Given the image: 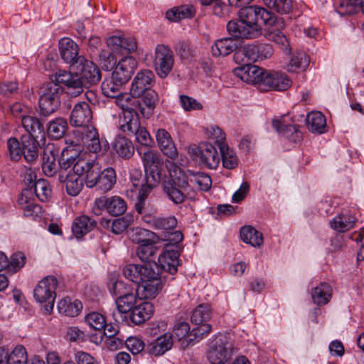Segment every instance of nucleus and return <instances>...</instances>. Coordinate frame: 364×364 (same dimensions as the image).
<instances>
[{
	"mask_svg": "<svg viewBox=\"0 0 364 364\" xmlns=\"http://www.w3.org/2000/svg\"><path fill=\"white\" fill-rule=\"evenodd\" d=\"M220 151L223 167L228 169L235 168L238 165V159L235 152L227 144H221Z\"/></svg>",
	"mask_w": 364,
	"mask_h": 364,
	"instance_id": "obj_51",
	"label": "nucleus"
},
{
	"mask_svg": "<svg viewBox=\"0 0 364 364\" xmlns=\"http://www.w3.org/2000/svg\"><path fill=\"white\" fill-rule=\"evenodd\" d=\"M265 72V70L251 64H245L234 69V73L237 77L247 83L258 85L261 90Z\"/></svg>",
	"mask_w": 364,
	"mask_h": 364,
	"instance_id": "obj_16",
	"label": "nucleus"
},
{
	"mask_svg": "<svg viewBox=\"0 0 364 364\" xmlns=\"http://www.w3.org/2000/svg\"><path fill=\"white\" fill-rule=\"evenodd\" d=\"M331 292V289L328 284L321 283L313 289L311 297L317 305H324L328 302Z\"/></svg>",
	"mask_w": 364,
	"mask_h": 364,
	"instance_id": "obj_49",
	"label": "nucleus"
},
{
	"mask_svg": "<svg viewBox=\"0 0 364 364\" xmlns=\"http://www.w3.org/2000/svg\"><path fill=\"white\" fill-rule=\"evenodd\" d=\"M26 189H31L34 192L36 196L42 202L47 201L51 196V188L48 182L45 179H38L34 183L31 182L29 187Z\"/></svg>",
	"mask_w": 364,
	"mask_h": 364,
	"instance_id": "obj_44",
	"label": "nucleus"
},
{
	"mask_svg": "<svg viewBox=\"0 0 364 364\" xmlns=\"http://www.w3.org/2000/svg\"><path fill=\"white\" fill-rule=\"evenodd\" d=\"M139 110L127 111L123 113V117L119 119L120 129L127 134H132L140 126L138 117Z\"/></svg>",
	"mask_w": 364,
	"mask_h": 364,
	"instance_id": "obj_31",
	"label": "nucleus"
},
{
	"mask_svg": "<svg viewBox=\"0 0 364 364\" xmlns=\"http://www.w3.org/2000/svg\"><path fill=\"white\" fill-rule=\"evenodd\" d=\"M87 324L96 331H101L105 326V316L98 312H91L85 317Z\"/></svg>",
	"mask_w": 364,
	"mask_h": 364,
	"instance_id": "obj_62",
	"label": "nucleus"
},
{
	"mask_svg": "<svg viewBox=\"0 0 364 364\" xmlns=\"http://www.w3.org/2000/svg\"><path fill=\"white\" fill-rule=\"evenodd\" d=\"M115 99V103L122 110L123 113L127 111L139 110L141 114V108H145L142 102H139L136 98L132 97L129 93H124L123 91L120 92V95L114 97Z\"/></svg>",
	"mask_w": 364,
	"mask_h": 364,
	"instance_id": "obj_28",
	"label": "nucleus"
},
{
	"mask_svg": "<svg viewBox=\"0 0 364 364\" xmlns=\"http://www.w3.org/2000/svg\"><path fill=\"white\" fill-rule=\"evenodd\" d=\"M156 138L159 146L164 154L172 159L177 156V149L170 134L166 130L164 129H158Z\"/></svg>",
	"mask_w": 364,
	"mask_h": 364,
	"instance_id": "obj_25",
	"label": "nucleus"
},
{
	"mask_svg": "<svg viewBox=\"0 0 364 364\" xmlns=\"http://www.w3.org/2000/svg\"><path fill=\"white\" fill-rule=\"evenodd\" d=\"M137 151L141 155L145 170L162 168L163 163L157 152L149 148L146 149L144 151L140 149H138Z\"/></svg>",
	"mask_w": 364,
	"mask_h": 364,
	"instance_id": "obj_41",
	"label": "nucleus"
},
{
	"mask_svg": "<svg viewBox=\"0 0 364 364\" xmlns=\"http://www.w3.org/2000/svg\"><path fill=\"white\" fill-rule=\"evenodd\" d=\"M179 256V252L177 250H164L159 256L158 263L149 262L141 265V281L140 282L162 279L161 274L163 270L172 275L176 274L177 267L180 265Z\"/></svg>",
	"mask_w": 364,
	"mask_h": 364,
	"instance_id": "obj_3",
	"label": "nucleus"
},
{
	"mask_svg": "<svg viewBox=\"0 0 364 364\" xmlns=\"http://www.w3.org/2000/svg\"><path fill=\"white\" fill-rule=\"evenodd\" d=\"M95 225V220L86 215H81L75 219L72 225V230L77 238H80L90 232Z\"/></svg>",
	"mask_w": 364,
	"mask_h": 364,
	"instance_id": "obj_34",
	"label": "nucleus"
},
{
	"mask_svg": "<svg viewBox=\"0 0 364 364\" xmlns=\"http://www.w3.org/2000/svg\"><path fill=\"white\" fill-rule=\"evenodd\" d=\"M262 90H285L291 86V80L284 73L276 71L265 72Z\"/></svg>",
	"mask_w": 364,
	"mask_h": 364,
	"instance_id": "obj_20",
	"label": "nucleus"
},
{
	"mask_svg": "<svg viewBox=\"0 0 364 364\" xmlns=\"http://www.w3.org/2000/svg\"><path fill=\"white\" fill-rule=\"evenodd\" d=\"M132 222L133 218L129 215L114 219L111 223V230L114 234H121L131 225Z\"/></svg>",
	"mask_w": 364,
	"mask_h": 364,
	"instance_id": "obj_63",
	"label": "nucleus"
},
{
	"mask_svg": "<svg viewBox=\"0 0 364 364\" xmlns=\"http://www.w3.org/2000/svg\"><path fill=\"white\" fill-rule=\"evenodd\" d=\"M82 141L90 152L98 153L101 150V144L97 129L93 127H87L82 132Z\"/></svg>",
	"mask_w": 364,
	"mask_h": 364,
	"instance_id": "obj_32",
	"label": "nucleus"
},
{
	"mask_svg": "<svg viewBox=\"0 0 364 364\" xmlns=\"http://www.w3.org/2000/svg\"><path fill=\"white\" fill-rule=\"evenodd\" d=\"M88 161H82L74 167L73 172L60 175L59 181L65 183V190L71 196H77L82 191L87 174Z\"/></svg>",
	"mask_w": 364,
	"mask_h": 364,
	"instance_id": "obj_9",
	"label": "nucleus"
},
{
	"mask_svg": "<svg viewBox=\"0 0 364 364\" xmlns=\"http://www.w3.org/2000/svg\"><path fill=\"white\" fill-rule=\"evenodd\" d=\"M58 281L53 276H48L42 279L33 290V296L39 303H45L44 309L50 314L54 306L56 297L55 290Z\"/></svg>",
	"mask_w": 364,
	"mask_h": 364,
	"instance_id": "obj_8",
	"label": "nucleus"
},
{
	"mask_svg": "<svg viewBox=\"0 0 364 364\" xmlns=\"http://www.w3.org/2000/svg\"><path fill=\"white\" fill-rule=\"evenodd\" d=\"M274 50L269 43H247L241 46L234 54L235 62L243 61L245 58L248 61H262L272 57Z\"/></svg>",
	"mask_w": 364,
	"mask_h": 364,
	"instance_id": "obj_7",
	"label": "nucleus"
},
{
	"mask_svg": "<svg viewBox=\"0 0 364 364\" xmlns=\"http://www.w3.org/2000/svg\"><path fill=\"white\" fill-rule=\"evenodd\" d=\"M212 316V310L207 304L198 305L192 312L191 321L198 326L191 331V336L195 338H202L211 330V325L206 323Z\"/></svg>",
	"mask_w": 364,
	"mask_h": 364,
	"instance_id": "obj_11",
	"label": "nucleus"
},
{
	"mask_svg": "<svg viewBox=\"0 0 364 364\" xmlns=\"http://www.w3.org/2000/svg\"><path fill=\"white\" fill-rule=\"evenodd\" d=\"M196 13L194 7L191 5H183L174 7L166 12V18L171 21H178L181 19L191 18Z\"/></svg>",
	"mask_w": 364,
	"mask_h": 364,
	"instance_id": "obj_42",
	"label": "nucleus"
},
{
	"mask_svg": "<svg viewBox=\"0 0 364 364\" xmlns=\"http://www.w3.org/2000/svg\"><path fill=\"white\" fill-rule=\"evenodd\" d=\"M236 38L231 36L230 38H224L215 41L214 45L212 46V53L215 56H226L237 51V46L234 40Z\"/></svg>",
	"mask_w": 364,
	"mask_h": 364,
	"instance_id": "obj_29",
	"label": "nucleus"
},
{
	"mask_svg": "<svg viewBox=\"0 0 364 364\" xmlns=\"http://www.w3.org/2000/svg\"><path fill=\"white\" fill-rule=\"evenodd\" d=\"M153 314V304L151 302L142 301L129 313V317L133 323L140 325L149 319Z\"/></svg>",
	"mask_w": 364,
	"mask_h": 364,
	"instance_id": "obj_23",
	"label": "nucleus"
},
{
	"mask_svg": "<svg viewBox=\"0 0 364 364\" xmlns=\"http://www.w3.org/2000/svg\"><path fill=\"white\" fill-rule=\"evenodd\" d=\"M113 147L116 153L124 159L131 158L134 153V147L132 142L124 136L117 137Z\"/></svg>",
	"mask_w": 364,
	"mask_h": 364,
	"instance_id": "obj_45",
	"label": "nucleus"
},
{
	"mask_svg": "<svg viewBox=\"0 0 364 364\" xmlns=\"http://www.w3.org/2000/svg\"><path fill=\"white\" fill-rule=\"evenodd\" d=\"M356 218L350 214L342 213L334 218L330 223L331 227L338 232H346L353 228Z\"/></svg>",
	"mask_w": 364,
	"mask_h": 364,
	"instance_id": "obj_43",
	"label": "nucleus"
},
{
	"mask_svg": "<svg viewBox=\"0 0 364 364\" xmlns=\"http://www.w3.org/2000/svg\"><path fill=\"white\" fill-rule=\"evenodd\" d=\"M58 154L59 149L53 144H48L43 149L42 169L48 177H53L57 173L55 160Z\"/></svg>",
	"mask_w": 364,
	"mask_h": 364,
	"instance_id": "obj_21",
	"label": "nucleus"
},
{
	"mask_svg": "<svg viewBox=\"0 0 364 364\" xmlns=\"http://www.w3.org/2000/svg\"><path fill=\"white\" fill-rule=\"evenodd\" d=\"M25 262L26 257L23 253L21 252L14 253L9 260V264L7 266V272L11 273L16 272L24 266Z\"/></svg>",
	"mask_w": 364,
	"mask_h": 364,
	"instance_id": "obj_64",
	"label": "nucleus"
},
{
	"mask_svg": "<svg viewBox=\"0 0 364 364\" xmlns=\"http://www.w3.org/2000/svg\"><path fill=\"white\" fill-rule=\"evenodd\" d=\"M136 292L134 293L132 291L126 295L116 299V307L117 313L129 314L138 304Z\"/></svg>",
	"mask_w": 364,
	"mask_h": 364,
	"instance_id": "obj_39",
	"label": "nucleus"
},
{
	"mask_svg": "<svg viewBox=\"0 0 364 364\" xmlns=\"http://www.w3.org/2000/svg\"><path fill=\"white\" fill-rule=\"evenodd\" d=\"M306 126L313 133L322 134L326 131V121L324 115L320 112H311L308 114Z\"/></svg>",
	"mask_w": 364,
	"mask_h": 364,
	"instance_id": "obj_37",
	"label": "nucleus"
},
{
	"mask_svg": "<svg viewBox=\"0 0 364 364\" xmlns=\"http://www.w3.org/2000/svg\"><path fill=\"white\" fill-rule=\"evenodd\" d=\"M27 361V353L22 346H16L9 355L7 353L6 364H26Z\"/></svg>",
	"mask_w": 364,
	"mask_h": 364,
	"instance_id": "obj_57",
	"label": "nucleus"
},
{
	"mask_svg": "<svg viewBox=\"0 0 364 364\" xmlns=\"http://www.w3.org/2000/svg\"><path fill=\"white\" fill-rule=\"evenodd\" d=\"M22 141L20 142L16 138L11 137L7 141L9 156L11 161H18L22 158Z\"/></svg>",
	"mask_w": 364,
	"mask_h": 364,
	"instance_id": "obj_59",
	"label": "nucleus"
},
{
	"mask_svg": "<svg viewBox=\"0 0 364 364\" xmlns=\"http://www.w3.org/2000/svg\"><path fill=\"white\" fill-rule=\"evenodd\" d=\"M58 50L61 59L69 64L71 70L80 58H85L79 55L78 45L70 38H63L59 41Z\"/></svg>",
	"mask_w": 364,
	"mask_h": 364,
	"instance_id": "obj_17",
	"label": "nucleus"
},
{
	"mask_svg": "<svg viewBox=\"0 0 364 364\" xmlns=\"http://www.w3.org/2000/svg\"><path fill=\"white\" fill-rule=\"evenodd\" d=\"M155 75L149 70H141L134 77L131 87L130 94L134 97L141 99L145 108H141V114L149 118L153 113L159 101L157 93L152 89L154 85Z\"/></svg>",
	"mask_w": 364,
	"mask_h": 364,
	"instance_id": "obj_2",
	"label": "nucleus"
},
{
	"mask_svg": "<svg viewBox=\"0 0 364 364\" xmlns=\"http://www.w3.org/2000/svg\"><path fill=\"white\" fill-rule=\"evenodd\" d=\"M187 176L188 177V183H195L200 190L207 191L210 188L212 180L208 174L188 171Z\"/></svg>",
	"mask_w": 364,
	"mask_h": 364,
	"instance_id": "obj_50",
	"label": "nucleus"
},
{
	"mask_svg": "<svg viewBox=\"0 0 364 364\" xmlns=\"http://www.w3.org/2000/svg\"><path fill=\"white\" fill-rule=\"evenodd\" d=\"M240 237L244 242L253 247H259L263 243L262 234L250 225L241 228Z\"/></svg>",
	"mask_w": 364,
	"mask_h": 364,
	"instance_id": "obj_40",
	"label": "nucleus"
},
{
	"mask_svg": "<svg viewBox=\"0 0 364 364\" xmlns=\"http://www.w3.org/2000/svg\"><path fill=\"white\" fill-rule=\"evenodd\" d=\"M309 63V57L303 51H296L291 58L287 70L295 72L297 69H305Z\"/></svg>",
	"mask_w": 364,
	"mask_h": 364,
	"instance_id": "obj_55",
	"label": "nucleus"
},
{
	"mask_svg": "<svg viewBox=\"0 0 364 364\" xmlns=\"http://www.w3.org/2000/svg\"><path fill=\"white\" fill-rule=\"evenodd\" d=\"M123 274L130 281L139 284L141 281V265L130 264L124 267Z\"/></svg>",
	"mask_w": 364,
	"mask_h": 364,
	"instance_id": "obj_61",
	"label": "nucleus"
},
{
	"mask_svg": "<svg viewBox=\"0 0 364 364\" xmlns=\"http://www.w3.org/2000/svg\"><path fill=\"white\" fill-rule=\"evenodd\" d=\"M269 40L274 41L276 43L280 45L281 48L287 54L291 53V48L287 37L279 29L269 32L267 36Z\"/></svg>",
	"mask_w": 364,
	"mask_h": 364,
	"instance_id": "obj_60",
	"label": "nucleus"
},
{
	"mask_svg": "<svg viewBox=\"0 0 364 364\" xmlns=\"http://www.w3.org/2000/svg\"><path fill=\"white\" fill-rule=\"evenodd\" d=\"M22 125L28 132L26 136H32L37 139L44 135V127L40 120L33 116H24L21 121Z\"/></svg>",
	"mask_w": 364,
	"mask_h": 364,
	"instance_id": "obj_35",
	"label": "nucleus"
},
{
	"mask_svg": "<svg viewBox=\"0 0 364 364\" xmlns=\"http://www.w3.org/2000/svg\"><path fill=\"white\" fill-rule=\"evenodd\" d=\"M238 20L230 21L227 24L228 33L239 39H253L261 34V26H284L282 18L263 7L250 6L242 8L238 11Z\"/></svg>",
	"mask_w": 364,
	"mask_h": 364,
	"instance_id": "obj_1",
	"label": "nucleus"
},
{
	"mask_svg": "<svg viewBox=\"0 0 364 364\" xmlns=\"http://www.w3.org/2000/svg\"><path fill=\"white\" fill-rule=\"evenodd\" d=\"M68 128L67 120L63 117H57L47 124V134L55 140L63 138Z\"/></svg>",
	"mask_w": 364,
	"mask_h": 364,
	"instance_id": "obj_33",
	"label": "nucleus"
},
{
	"mask_svg": "<svg viewBox=\"0 0 364 364\" xmlns=\"http://www.w3.org/2000/svg\"><path fill=\"white\" fill-rule=\"evenodd\" d=\"M188 152L193 161L208 168L215 169L220 164V156L215 147L210 143L191 145L188 146Z\"/></svg>",
	"mask_w": 364,
	"mask_h": 364,
	"instance_id": "obj_6",
	"label": "nucleus"
},
{
	"mask_svg": "<svg viewBox=\"0 0 364 364\" xmlns=\"http://www.w3.org/2000/svg\"><path fill=\"white\" fill-rule=\"evenodd\" d=\"M157 250L158 248L156 245L151 241L139 245L136 249V255L141 261L147 263L153 262L151 258L156 255Z\"/></svg>",
	"mask_w": 364,
	"mask_h": 364,
	"instance_id": "obj_56",
	"label": "nucleus"
},
{
	"mask_svg": "<svg viewBox=\"0 0 364 364\" xmlns=\"http://www.w3.org/2000/svg\"><path fill=\"white\" fill-rule=\"evenodd\" d=\"M136 68V60L132 56H127L123 58L115 66L111 76L115 80L125 85L130 80Z\"/></svg>",
	"mask_w": 364,
	"mask_h": 364,
	"instance_id": "obj_19",
	"label": "nucleus"
},
{
	"mask_svg": "<svg viewBox=\"0 0 364 364\" xmlns=\"http://www.w3.org/2000/svg\"><path fill=\"white\" fill-rule=\"evenodd\" d=\"M92 58L98 61L102 68L105 70H112L117 63V58L114 53L105 49H100Z\"/></svg>",
	"mask_w": 364,
	"mask_h": 364,
	"instance_id": "obj_47",
	"label": "nucleus"
},
{
	"mask_svg": "<svg viewBox=\"0 0 364 364\" xmlns=\"http://www.w3.org/2000/svg\"><path fill=\"white\" fill-rule=\"evenodd\" d=\"M32 196L31 189H24L18 198V203L22 206L23 214L26 217H37L41 212V207L39 205L30 202Z\"/></svg>",
	"mask_w": 364,
	"mask_h": 364,
	"instance_id": "obj_30",
	"label": "nucleus"
},
{
	"mask_svg": "<svg viewBox=\"0 0 364 364\" xmlns=\"http://www.w3.org/2000/svg\"><path fill=\"white\" fill-rule=\"evenodd\" d=\"M72 71H76L87 88L97 84L102 78L101 71L97 65L85 58H80L74 65Z\"/></svg>",
	"mask_w": 364,
	"mask_h": 364,
	"instance_id": "obj_14",
	"label": "nucleus"
},
{
	"mask_svg": "<svg viewBox=\"0 0 364 364\" xmlns=\"http://www.w3.org/2000/svg\"><path fill=\"white\" fill-rule=\"evenodd\" d=\"M164 191L168 199L174 204H181L186 200L196 199V193L188 183L186 173H181L164 183Z\"/></svg>",
	"mask_w": 364,
	"mask_h": 364,
	"instance_id": "obj_4",
	"label": "nucleus"
},
{
	"mask_svg": "<svg viewBox=\"0 0 364 364\" xmlns=\"http://www.w3.org/2000/svg\"><path fill=\"white\" fill-rule=\"evenodd\" d=\"M22 156L28 164H33L38 158L39 144L37 139L32 136H22Z\"/></svg>",
	"mask_w": 364,
	"mask_h": 364,
	"instance_id": "obj_27",
	"label": "nucleus"
},
{
	"mask_svg": "<svg viewBox=\"0 0 364 364\" xmlns=\"http://www.w3.org/2000/svg\"><path fill=\"white\" fill-rule=\"evenodd\" d=\"M85 184L88 188L96 186L102 192L110 191L116 183V173L112 168L100 171L97 163L88 161Z\"/></svg>",
	"mask_w": 364,
	"mask_h": 364,
	"instance_id": "obj_5",
	"label": "nucleus"
},
{
	"mask_svg": "<svg viewBox=\"0 0 364 364\" xmlns=\"http://www.w3.org/2000/svg\"><path fill=\"white\" fill-rule=\"evenodd\" d=\"M92 119V109L90 105L85 102L76 104L70 116V124L75 127H83V131L87 129V127H91L90 123Z\"/></svg>",
	"mask_w": 364,
	"mask_h": 364,
	"instance_id": "obj_18",
	"label": "nucleus"
},
{
	"mask_svg": "<svg viewBox=\"0 0 364 364\" xmlns=\"http://www.w3.org/2000/svg\"><path fill=\"white\" fill-rule=\"evenodd\" d=\"M173 335L178 341L187 337L189 342H193L194 340H199L200 338H195L194 336H191L190 326L187 322H178L174 325L173 329Z\"/></svg>",
	"mask_w": 364,
	"mask_h": 364,
	"instance_id": "obj_58",
	"label": "nucleus"
},
{
	"mask_svg": "<svg viewBox=\"0 0 364 364\" xmlns=\"http://www.w3.org/2000/svg\"><path fill=\"white\" fill-rule=\"evenodd\" d=\"M55 80L65 86L68 95L75 97L87 88L76 71L59 70L54 75Z\"/></svg>",
	"mask_w": 364,
	"mask_h": 364,
	"instance_id": "obj_13",
	"label": "nucleus"
},
{
	"mask_svg": "<svg viewBox=\"0 0 364 364\" xmlns=\"http://www.w3.org/2000/svg\"><path fill=\"white\" fill-rule=\"evenodd\" d=\"M58 308L60 313L68 316L74 317L79 315L82 309V304L78 300L71 301L70 299H65L59 301Z\"/></svg>",
	"mask_w": 364,
	"mask_h": 364,
	"instance_id": "obj_48",
	"label": "nucleus"
},
{
	"mask_svg": "<svg viewBox=\"0 0 364 364\" xmlns=\"http://www.w3.org/2000/svg\"><path fill=\"white\" fill-rule=\"evenodd\" d=\"M264 4L270 9L280 14H289L293 9L291 0H262Z\"/></svg>",
	"mask_w": 364,
	"mask_h": 364,
	"instance_id": "obj_54",
	"label": "nucleus"
},
{
	"mask_svg": "<svg viewBox=\"0 0 364 364\" xmlns=\"http://www.w3.org/2000/svg\"><path fill=\"white\" fill-rule=\"evenodd\" d=\"M173 342L172 335L166 333L149 343L146 346V350L151 355L159 356L171 348Z\"/></svg>",
	"mask_w": 364,
	"mask_h": 364,
	"instance_id": "obj_22",
	"label": "nucleus"
},
{
	"mask_svg": "<svg viewBox=\"0 0 364 364\" xmlns=\"http://www.w3.org/2000/svg\"><path fill=\"white\" fill-rule=\"evenodd\" d=\"M162 279L140 282L136 288V294L141 299H154L162 289Z\"/></svg>",
	"mask_w": 364,
	"mask_h": 364,
	"instance_id": "obj_24",
	"label": "nucleus"
},
{
	"mask_svg": "<svg viewBox=\"0 0 364 364\" xmlns=\"http://www.w3.org/2000/svg\"><path fill=\"white\" fill-rule=\"evenodd\" d=\"M124 85L122 82L115 80L112 76L106 77L101 85L103 95L111 98L120 95V92L124 90Z\"/></svg>",
	"mask_w": 364,
	"mask_h": 364,
	"instance_id": "obj_46",
	"label": "nucleus"
},
{
	"mask_svg": "<svg viewBox=\"0 0 364 364\" xmlns=\"http://www.w3.org/2000/svg\"><path fill=\"white\" fill-rule=\"evenodd\" d=\"M63 90L60 86V83L55 80L54 75H52L50 81L47 82L43 87L41 88V95L40 97H48L51 100L60 99V95Z\"/></svg>",
	"mask_w": 364,
	"mask_h": 364,
	"instance_id": "obj_53",
	"label": "nucleus"
},
{
	"mask_svg": "<svg viewBox=\"0 0 364 364\" xmlns=\"http://www.w3.org/2000/svg\"><path fill=\"white\" fill-rule=\"evenodd\" d=\"M154 68L161 78L166 77L174 64L173 51L166 46L158 45L155 49Z\"/></svg>",
	"mask_w": 364,
	"mask_h": 364,
	"instance_id": "obj_15",
	"label": "nucleus"
},
{
	"mask_svg": "<svg viewBox=\"0 0 364 364\" xmlns=\"http://www.w3.org/2000/svg\"><path fill=\"white\" fill-rule=\"evenodd\" d=\"M104 210L112 216H118L124 213L127 204L123 198L117 196L97 198L94 202L92 212L99 215Z\"/></svg>",
	"mask_w": 364,
	"mask_h": 364,
	"instance_id": "obj_12",
	"label": "nucleus"
},
{
	"mask_svg": "<svg viewBox=\"0 0 364 364\" xmlns=\"http://www.w3.org/2000/svg\"><path fill=\"white\" fill-rule=\"evenodd\" d=\"M68 154L69 150L64 149L62 152V156L59 160V176L71 173L77 164L82 161H87L73 155L68 156Z\"/></svg>",
	"mask_w": 364,
	"mask_h": 364,
	"instance_id": "obj_36",
	"label": "nucleus"
},
{
	"mask_svg": "<svg viewBox=\"0 0 364 364\" xmlns=\"http://www.w3.org/2000/svg\"><path fill=\"white\" fill-rule=\"evenodd\" d=\"M272 127L279 134L292 141H297L301 138V132L297 125L286 124L284 116L279 119H272Z\"/></svg>",
	"mask_w": 364,
	"mask_h": 364,
	"instance_id": "obj_26",
	"label": "nucleus"
},
{
	"mask_svg": "<svg viewBox=\"0 0 364 364\" xmlns=\"http://www.w3.org/2000/svg\"><path fill=\"white\" fill-rule=\"evenodd\" d=\"M40 114L43 117H48L55 112L60 107V100L46 97H39L38 100Z\"/></svg>",
	"mask_w": 364,
	"mask_h": 364,
	"instance_id": "obj_52",
	"label": "nucleus"
},
{
	"mask_svg": "<svg viewBox=\"0 0 364 364\" xmlns=\"http://www.w3.org/2000/svg\"><path fill=\"white\" fill-rule=\"evenodd\" d=\"M361 10L364 14V0H340L336 7L337 12L341 16L352 15ZM364 30V21L363 23Z\"/></svg>",
	"mask_w": 364,
	"mask_h": 364,
	"instance_id": "obj_38",
	"label": "nucleus"
},
{
	"mask_svg": "<svg viewBox=\"0 0 364 364\" xmlns=\"http://www.w3.org/2000/svg\"><path fill=\"white\" fill-rule=\"evenodd\" d=\"M233 347L226 336L220 335L210 344L207 358L212 364H224L232 356Z\"/></svg>",
	"mask_w": 364,
	"mask_h": 364,
	"instance_id": "obj_10",
	"label": "nucleus"
}]
</instances>
